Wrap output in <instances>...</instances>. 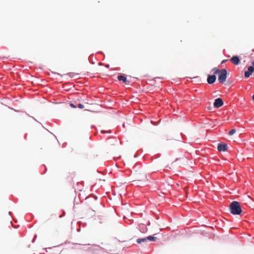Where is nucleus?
Returning a JSON list of instances; mask_svg holds the SVG:
<instances>
[{"mask_svg": "<svg viewBox=\"0 0 254 254\" xmlns=\"http://www.w3.org/2000/svg\"><path fill=\"white\" fill-rule=\"evenodd\" d=\"M70 106L71 107H73V108H76V106H75V105H74V104H70Z\"/></svg>", "mask_w": 254, "mask_h": 254, "instance_id": "2eb2a0df", "label": "nucleus"}, {"mask_svg": "<svg viewBox=\"0 0 254 254\" xmlns=\"http://www.w3.org/2000/svg\"><path fill=\"white\" fill-rule=\"evenodd\" d=\"M207 82L209 84L213 83L216 80V76L215 75H208L207 78Z\"/></svg>", "mask_w": 254, "mask_h": 254, "instance_id": "0eeeda50", "label": "nucleus"}, {"mask_svg": "<svg viewBox=\"0 0 254 254\" xmlns=\"http://www.w3.org/2000/svg\"><path fill=\"white\" fill-rule=\"evenodd\" d=\"M223 105V101L221 98H218L215 100L213 105L215 108H219Z\"/></svg>", "mask_w": 254, "mask_h": 254, "instance_id": "20e7f679", "label": "nucleus"}, {"mask_svg": "<svg viewBox=\"0 0 254 254\" xmlns=\"http://www.w3.org/2000/svg\"><path fill=\"white\" fill-rule=\"evenodd\" d=\"M253 100L254 101V95H253Z\"/></svg>", "mask_w": 254, "mask_h": 254, "instance_id": "6ab92c4d", "label": "nucleus"}, {"mask_svg": "<svg viewBox=\"0 0 254 254\" xmlns=\"http://www.w3.org/2000/svg\"><path fill=\"white\" fill-rule=\"evenodd\" d=\"M147 241V240L146 239V238H142V239L139 238V239H137L136 240L137 243L138 244H140L142 242L145 243Z\"/></svg>", "mask_w": 254, "mask_h": 254, "instance_id": "1a4fd4ad", "label": "nucleus"}, {"mask_svg": "<svg viewBox=\"0 0 254 254\" xmlns=\"http://www.w3.org/2000/svg\"><path fill=\"white\" fill-rule=\"evenodd\" d=\"M146 239L150 241H155L156 240V238L155 237L149 236L146 237Z\"/></svg>", "mask_w": 254, "mask_h": 254, "instance_id": "9d476101", "label": "nucleus"}, {"mask_svg": "<svg viewBox=\"0 0 254 254\" xmlns=\"http://www.w3.org/2000/svg\"><path fill=\"white\" fill-rule=\"evenodd\" d=\"M236 130L235 129H232L229 131V134L230 135H232L236 132Z\"/></svg>", "mask_w": 254, "mask_h": 254, "instance_id": "9b49d317", "label": "nucleus"}, {"mask_svg": "<svg viewBox=\"0 0 254 254\" xmlns=\"http://www.w3.org/2000/svg\"><path fill=\"white\" fill-rule=\"evenodd\" d=\"M54 218L55 219V223H58V217H57L56 215L54 216Z\"/></svg>", "mask_w": 254, "mask_h": 254, "instance_id": "f8f14e48", "label": "nucleus"}, {"mask_svg": "<svg viewBox=\"0 0 254 254\" xmlns=\"http://www.w3.org/2000/svg\"><path fill=\"white\" fill-rule=\"evenodd\" d=\"M227 145L226 144H219L217 146V149L219 151H226L227 150Z\"/></svg>", "mask_w": 254, "mask_h": 254, "instance_id": "39448f33", "label": "nucleus"}, {"mask_svg": "<svg viewBox=\"0 0 254 254\" xmlns=\"http://www.w3.org/2000/svg\"><path fill=\"white\" fill-rule=\"evenodd\" d=\"M118 79L120 81H123L126 84H128L129 83V81L127 80L126 77L123 75H119Z\"/></svg>", "mask_w": 254, "mask_h": 254, "instance_id": "6e6552de", "label": "nucleus"}, {"mask_svg": "<svg viewBox=\"0 0 254 254\" xmlns=\"http://www.w3.org/2000/svg\"><path fill=\"white\" fill-rule=\"evenodd\" d=\"M63 215H64V212L63 213V214H62L60 215L59 216V218H62V217H63Z\"/></svg>", "mask_w": 254, "mask_h": 254, "instance_id": "dca6fc26", "label": "nucleus"}, {"mask_svg": "<svg viewBox=\"0 0 254 254\" xmlns=\"http://www.w3.org/2000/svg\"><path fill=\"white\" fill-rule=\"evenodd\" d=\"M77 107L80 109H83L84 108V106L81 104H78Z\"/></svg>", "mask_w": 254, "mask_h": 254, "instance_id": "ddd939ff", "label": "nucleus"}, {"mask_svg": "<svg viewBox=\"0 0 254 254\" xmlns=\"http://www.w3.org/2000/svg\"><path fill=\"white\" fill-rule=\"evenodd\" d=\"M230 212L234 215H239L242 210L240 203L238 201H233L230 205Z\"/></svg>", "mask_w": 254, "mask_h": 254, "instance_id": "f257e3e1", "label": "nucleus"}, {"mask_svg": "<svg viewBox=\"0 0 254 254\" xmlns=\"http://www.w3.org/2000/svg\"><path fill=\"white\" fill-rule=\"evenodd\" d=\"M105 132V131L104 130H102V131H101V132H102V133H104Z\"/></svg>", "mask_w": 254, "mask_h": 254, "instance_id": "a211bd4d", "label": "nucleus"}, {"mask_svg": "<svg viewBox=\"0 0 254 254\" xmlns=\"http://www.w3.org/2000/svg\"><path fill=\"white\" fill-rule=\"evenodd\" d=\"M142 226L143 227H145L144 225H142ZM147 229L146 227H145V229H144L143 231H142V232L143 233H145V232H146L147 231Z\"/></svg>", "mask_w": 254, "mask_h": 254, "instance_id": "4468645a", "label": "nucleus"}, {"mask_svg": "<svg viewBox=\"0 0 254 254\" xmlns=\"http://www.w3.org/2000/svg\"><path fill=\"white\" fill-rule=\"evenodd\" d=\"M226 61V60H223L222 62V64L225 63Z\"/></svg>", "mask_w": 254, "mask_h": 254, "instance_id": "f3484780", "label": "nucleus"}, {"mask_svg": "<svg viewBox=\"0 0 254 254\" xmlns=\"http://www.w3.org/2000/svg\"><path fill=\"white\" fill-rule=\"evenodd\" d=\"M230 61L235 65H238L240 62V60L238 56H234L231 59Z\"/></svg>", "mask_w": 254, "mask_h": 254, "instance_id": "423d86ee", "label": "nucleus"}, {"mask_svg": "<svg viewBox=\"0 0 254 254\" xmlns=\"http://www.w3.org/2000/svg\"><path fill=\"white\" fill-rule=\"evenodd\" d=\"M254 72V60L252 63V65L248 67V70L245 72V76L248 78Z\"/></svg>", "mask_w": 254, "mask_h": 254, "instance_id": "7ed1b4c3", "label": "nucleus"}, {"mask_svg": "<svg viewBox=\"0 0 254 254\" xmlns=\"http://www.w3.org/2000/svg\"><path fill=\"white\" fill-rule=\"evenodd\" d=\"M179 160L178 158H177L175 162H176L177 160Z\"/></svg>", "mask_w": 254, "mask_h": 254, "instance_id": "aec40b11", "label": "nucleus"}, {"mask_svg": "<svg viewBox=\"0 0 254 254\" xmlns=\"http://www.w3.org/2000/svg\"><path fill=\"white\" fill-rule=\"evenodd\" d=\"M214 74H219L218 80L220 83H223L227 78V71L225 69H214Z\"/></svg>", "mask_w": 254, "mask_h": 254, "instance_id": "f03ea898", "label": "nucleus"}]
</instances>
